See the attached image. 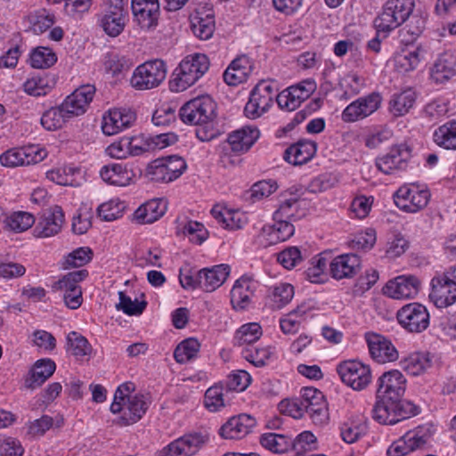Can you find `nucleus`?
Here are the masks:
<instances>
[{
  "instance_id": "a878e982",
  "label": "nucleus",
  "mask_w": 456,
  "mask_h": 456,
  "mask_svg": "<svg viewBox=\"0 0 456 456\" xmlns=\"http://www.w3.org/2000/svg\"><path fill=\"white\" fill-rule=\"evenodd\" d=\"M256 424V419L248 414H239L230 418L219 429L224 439H242L252 432Z\"/></svg>"
},
{
  "instance_id": "4be33fe9",
  "label": "nucleus",
  "mask_w": 456,
  "mask_h": 456,
  "mask_svg": "<svg viewBox=\"0 0 456 456\" xmlns=\"http://www.w3.org/2000/svg\"><path fill=\"white\" fill-rule=\"evenodd\" d=\"M420 281L412 275H401L389 281L384 287V294L395 299H411L419 292Z\"/></svg>"
},
{
  "instance_id": "4468645a",
  "label": "nucleus",
  "mask_w": 456,
  "mask_h": 456,
  "mask_svg": "<svg viewBox=\"0 0 456 456\" xmlns=\"http://www.w3.org/2000/svg\"><path fill=\"white\" fill-rule=\"evenodd\" d=\"M337 371L341 380L354 390H362L371 381L370 366L359 361L343 362L338 365Z\"/></svg>"
},
{
  "instance_id": "aec40b11",
  "label": "nucleus",
  "mask_w": 456,
  "mask_h": 456,
  "mask_svg": "<svg viewBox=\"0 0 456 456\" xmlns=\"http://www.w3.org/2000/svg\"><path fill=\"white\" fill-rule=\"evenodd\" d=\"M406 379L398 370L384 372L377 381L376 396L386 399L402 398L406 389Z\"/></svg>"
},
{
  "instance_id": "f3484780",
  "label": "nucleus",
  "mask_w": 456,
  "mask_h": 456,
  "mask_svg": "<svg viewBox=\"0 0 456 456\" xmlns=\"http://www.w3.org/2000/svg\"><path fill=\"white\" fill-rule=\"evenodd\" d=\"M380 103L381 96L377 93L360 97L345 108L341 114L342 120L350 123L363 119L374 113Z\"/></svg>"
},
{
  "instance_id": "6e6552de",
  "label": "nucleus",
  "mask_w": 456,
  "mask_h": 456,
  "mask_svg": "<svg viewBox=\"0 0 456 456\" xmlns=\"http://www.w3.org/2000/svg\"><path fill=\"white\" fill-rule=\"evenodd\" d=\"M136 121V113L130 108L115 107L101 117V131L105 136H113L129 129Z\"/></svg>"
},
{
  "instance_id": "864d4df0",
  "label": "nucleus",
  "mask_w": 456,
  "mask_h": 456,
  "mask_svg": "<svg viewBox=\"0 0 456 456\" xmlns=\"http://www.w3.org/2000/svg\"><path fill=\"white\" fill-rule=\"evenodd\" d=\"M101 24L104 31L110 37L118 36L125 27V15L123 10L115 7L113 11L107 12L102 18Z\"/></svg>"
},
{
  "instance_id": "13d9d810",
  "label": "nucleus",
  "mask_w": 456,
  "mask_h": 456,
  "mask_svg": "<svg viewBox=\"0 0 456 456\" xmlns=\"http://www.w3.org/2000/svg\"><path fill=\"white\" fill-rule=\"evenodd\" d=\"M420 61L419 50H403L397 53L393 59L395 69L399 73H406L417 68Z\"/></svg>"
},
{
  "instance_id": "69168bd1",
  "label": "nucleus",
  "mask_w": 456,
  "mask_h": 456,
  "mask_svg": "<svg viewBox=\"0 0 456 456\" xmlns=\"http://www.w3.org/2000/svg\"><path fill=\"white\" fill-rule=\"evenodd\" d=\"M204 406L210 412H216L224 407L223 387L215 385L206 391Z\"/></svg>"
},
{
  "instance_id": "f8f14e48",
  "label": "nucleus",
  "mask_w": 456,
  "mask_h": 456,
  "mask_svg": "<svg viewBox=\"0 0 456 456\" xmlns=\"http://www.w3.org/2000/svg\"><path fill=\"white\" fill-rule=\"evenodd\" d=\"M145 152H147V143L143 134L121 136L105 149V153L116 159H126Z\"/></svg>"
},
{
  "instance_id": "052dcab7",
  "label": "nucleus",
  "mask_w": 456,
  "mask_h": 456,
  "mask_svg": "<svg viewBox=\"0 0 456 456\" xmlns=\"http://www.w3.org/2000/svg\"><path fill=\"white\" fill-rule=\"evenodd\" d=\"M176 232L190 242L200 244V223L197 220L185 216H180L177 219Z\"/></svg>"
},
{
  "instance_id": "603ef678",
  "label": "nucleus",
  "mask_w": 456,
  "mask_h": 456,
  "mask_svg": "<svg viewBox=\"0 0 456 456\" xmlns=\"http://www.w3.org/2000/svg\"><path fill=\"white\" fill-rule=\"evenodd\" d=\"M132 66L133 61L130 58L113 53H107L103 59V69L105 72L111 75L113 77L122 76L128 71Z\"/></svg>"
},
{
  "instance_id": "a211bd4d",
  "label": "nucleus",
  "mask_w": 456,
  "mask_h": 456,
  "mask_svg": "<svg viewBox=\"0 0 456 456\" xmlns=\"http://www.w3.org/2000/svg\"><path fill=\"white\" fill-rule=\"evenodd\" d=\"M410 159L411 149L407 145H395L387 154L376 159V167L383 174L392 175L405 169Z\"/></svg>"
},
{
  "instance_id": "4d7b16f0",
  "label": "nucleus",
  "mask_w": 456,
  "mask_h": 456,
  "mask_svg": "<svg viewBox=\"0 0 456 456\" xmlns=\"http://www.w3.org/2000/svg\"><path fill=\"white\" fill-rule=\"evenodd\" d=\"M36 222L35 216L27 211H15L4 218V227L15 232H22L31 228Z\"/></svg>"
},
{
  "instance_id": "ddd939ff",
  "label": "nucleus",
  "mask_w": 456,
  "mask_h": 456,
  "mask_svg": "<svg viewBox=\"0 0 456 456\" xmlns=\"http://www.w3.org/2000/svg\"><path fill=\"white\" fill-rule=\"evenodd\" d=\"M65 222V215L59 206L44 210L37 217L32 230L33 236L47 239L59 234Z\"/></svg>"
},
{
  "instance_id": "58836bf2",
  "label": "nucleus",
  "mask_w": 456,
  "mask_h": 456,
  "mask_svg": "<svg viewBox=\"0 0 456 456\" xmlns=\"http://www.w3.org/2000/svg\"><path fill=\"white\" fill-rule=\"evenodd\" d=\"M231 273V267L226 264H220L212 267L201 268L204 275L203 289L206 292H213L221 287L227 280Z\"/></svg>"
},
{
  "instance_id": "3c124183",
  "label": "nucleus",
  "mask_w": 456,
  "mask_h": 456,
  "mask_svg": "<svg viewBox=\"0 0 456 456\" xmlns=\"http://www.w3.org/2000/svg\"><path fill=\"white\" fill-rule=\"evenodd\" d=\"M71 120L69 115L64 112L62 106L50 108L45 110L41 117L42 126L48 131H56L61 129L65 123Z\"/></svg>"
},
{
  "instance_id": "49530a36",
  "label": "nucleus",
  "mask_w": 456,
  "mask_h": 456,
  "mask_svg": "<svg viewBox=\"0 0 456 456\" xmlns=\"http://www.w3.org/2000/svg\"><path fill=\"white\" fill-rule=\"evenodd\" d=\"M261 326L256 322L243 324L237 330L233 338V344L237 346H252L262 336Z\"/></svg>"
},
{
  "instance_id": "f03ea898",
  "label": "nucleus",
  "mask_w": 456,
  "mask_h": 456,
  "mask_svg": "<svg viewBox=\"0 0 456 456\" xmlns=\"http://www.w3.org/2000/svg\"><path fill=\"white\" fill-rule=\"evenodd\" d=\"M415 8L414 0H387L373 20L374 28L387 37L407 21Z\"/></svg>"
},
{
  "instance_id": "37998d69",
  "label": "nucleus",
  "mask_w": 456,
  "mask_h": 456,
  "mask_svg": "<svg viewBox=\"0 0 456 456\" xmlns=\"http://www.w3.org/2000/svg\"><path fill=\"white\" fill-rule=\"evenodd\" d=\"M433 140L441 148L456 151V119L438 126L433 133Z\"/></svg>"
},
{
  "instance_id": "e433bc0d",
  "label": "nucleus",
  "mask_w": 456,
  "mask_h": 456,
  "mask_svg": "<svg viewBox=\"0 0 456 456\" xmlns=\"http://www.w3.org/2000/svg\"><path fill=\"white\" fill-rule=\"evenodd\" d=\"M416 99V93L411 88L395 93L388 102V112L394 118L403 117L413 108Z\"/></svg>"
},
{
  "instance_id": "2f4dec72",
  "label": "nucleus",
  "mask_w": 456,
  "mask_h": 456,
  "mask_svg": "<svg viewBox=\"0 0 456 456\" xmlns=\"http://www.w3.org/2000/svg\"><path fill=\"white\" fill-rule=\"evenodd\" d=\"M57 84V77L52 73L32 75L22 84L25 94L33 97H42L50 94Z\"/></svg>"
},
{
  "instance_id": "9d476101",
  "label": "nucleus",
  "mask_w": 456,
  "mask_h": 456,
  "mask_svg": "<svg viewBox=\"0 0 456 456\" xmlns=\"http://www.w3.org/2000/svg\"><path fill=\"white\" fill-rule=\"evenodd\" d=\"M430 192L416 184L401 186L395 194V203L402 210L416 213L423 209L428 203Z\"/></svg>"
},
{
  "instance_id": "423d86ee",
  "label": "nucleus",
  "mask_w": 456,
  "mask_h": 456,
  "mask_svg": "<svg viewBox=\"0 0 456 456\" xmlns=\"http://www.w3.org/2000/svg\"><path fill=\"white\" fill-rule=\"evenodd\" d=\"M187 167L185 160L177 155L158 158L146 167V175L158 183H171L179 178Z\"/></svg>"
},
{
  "instance_id": "72a5a7b5",
  "label": "nucleus",
  "mask_w": 456,
  "mask_h": 456,
  "mask_svg": "<svg viewBox=\"0 0 456 456\" xmlns=\"http://www.w3.org/2000/svg\"><path fill=\"white\" fill-rule=\"evenodd\" d=\"M167 200L154 198L142 204L134 213V220L139 224H152L161 218L167 210Z\"/></svg>"
},
{
  "instance_id": "f704fd0d",
  "label": "nucleus",
  "mask_w": 456,
  "mask_h": 456,
  "mask_svg": "<svg viewBox=\"0 0 456 456\" xmlns=\"http://www.w3.org/2000/svg\"><path fill=\"white\" fill-rule=\"evenodd\" d=\"M118 298L117 309L130 316L142 314L147 306L145 296L140 291L131 289L119 291Z\"/></svg>"
},
{
  "instance_id": "c85d7f7f",
  "label": "nucleus",
  "mask_w": 456,
  "mask_h": 456,
  "mask_svg": "<svg viewBox=\"0 0 456 456\" xmlns=\"http://www.w3.org/2000/svg\"><path fill=\"white\" fill-rule=\"evenodd\" d=\"M432 289L429 298L438 308H444L456 302V284L448 282L438 276L431 280Z\"/></svg>"
},
{
  "instance_id": "b1692460",
  "label": "nucleus",
  "mask_w": 456,
  "mask_h": 456,
  "mask_svg": "<svg viewBox=\"0 0 456 456\" xmlns=\"http://www.w3.org/2000/svg\"><path fill=\"white\" fill-rule=\"evenodd\" d=\"M430 78L436 84H444L456 77V51L446 50L434 61Z\"/></svg>"
},
{
  "instance_id": "680f3d73",
  "label": "nucleus",
  "mask_w": 456,
  "mask_h": 456,
  "mask_svg": "<svg viewBox=\"0 0 456 456\" xmlns=\"http://www.w3.org/2000/svg\"><path fill=\"white\" fill-rule=\"evenodd\" d=\"M328 259L322 254L311 259L310 266L305 270V278L312 283H322L326 280Z\"/></svg>"
},
{
  "instance_id": "c9c22d12",
  "label": "nucleus",
  "mask_w": 456,
  "mask_h": 456,
  "mask_svg": "<svg viewBox=\"0 0 456 456\" xmlns=\"http://www.w3.org/2000/svg\"><path fill=\"white\" fill-rule=\"evenodd\" d=\"M317 144L314 141L300 140L284 151V159L292 165H303L311 160L316 153Z\"/></svg>"
},
{
  "instance_id": "8fccbe9b",
  "label": "nucleus",
  "mask_w": 456,
  "mask_h": 456,
  "mask_svg": "<svg viewBox=\"0 0 456 456\" xmlns=\"http://www.w3.org/2000/svg\"><path fill=\"white\" fill-rule=\"evenodd\" d=\"M67 352L77 359L82 360L89 357L92 353V346L88 340L76 331H71L67 335Z\"/></svg>"
},
{
  "instance_id": "338daca9",
  "label": "nucleus",
  "mask_w": 456,
  "mask_h": 456,
  "mask_svg": "<svg viewBox=\"0 0 456 456\" xmlns=\"http://www.w3.org/2000/svg\"><path fill=\"white\" fill-rule=\"evenodd\" d=\"M163 256V250L157 247H149L139 252L136 261L140 266H156L161 267V259Z\"/></svg>"
},
{
  "instance_id": "c756f323",
  "label": "nucleus",
  "mask_w": 456,
  "mask_h": 456,
  "mask_svg": "<svg viewBox=\"0 0 456 456\" xmlns=\"http://www.w3.org/2000/svg\"><path fill=\"white\" fill-rule=\"evenodd\" d=\"M300 189L293 186L286 191L284 199L281 200L279 208L273 213L274 218L296 221L303 213H300Z\"/></svg>"
},
{
  "instance_id": "20e7f679",
  "label": "nucleus",
  "mask_w": 456,
  "mask_h": 456,
  "mask_svg": "<svg viewBox=\"0 0 456 456\" xmlns=\"http://www.w3.org/2000/svg\"><path fill=\"white\" fill-rule=\"evenodd\" d=\"M277 83L274 80H261L250 92L245 105L244 114L250 119H256L267 112L277 95Z\"/></svg>"
},
{
  "instance_id": "dca6fc26",
  "label": "nucleus",
  "mask_w": 456,
  "mask_h": 456,
  "mask_svg": "<svg viewBox=\"0 0 456 456\" xmlns=\"http://www.w3.org/2000/svg\"><path fill=\"white\" fill-rule=\"evenodd\" d=\"M95 86L90 84L83 85L67 95L61 105L64 112L73 119L87 112L95 96Z\"/></svg>"
},
{
  "instance_id": "f257e3e1",
  "label": "nucleus",
  "mask_w": 456,
  "mask_h": 456,
  "mask_svg": "<svg viewBox=\"0 0 456 456\" xmlns=\"http://www.w3.org/2000/svg\"><path fill=\"white\" fill-rule=\"evenodd\" d=\"M134 388L133 383L126 382L116 389L110 411L117 415L114 423L118 427H128L137 423L148 410L147 400L142 395L134 393Z\"/></svg>"
},
{
  "instance_id": "c03bdc74",
  "label": "nucleus",
  "mask_w": 456,
  "mask_h": 456,
  "mask_svg": "<svg viewBox=\"0 0 456 456\" xmlns=\"http://www.w3.org/2000/svg\"><path fill=\"white\" fill-rule=\"evenodd\" d=\"M88 276V272L85 269L68 273L61 277L53 285V289L61 292L62 295L68 292H74L75 289H82L80 283Z\"/></svg>"
},
{
  "instance_id": "473e14b6",
  "label": "nucleus",
  "mask_w": 456,
  "mask_h": 456,
  "mask_svg": "<svg viewBox=\"0 0 456 456\" xmlns=\"http://www.w3.org/2000/svg\"><path fill=\"white\" fill-rule=\"evenodd\" d=\"M133 14L142 28L156 24L159 12V0H132Z\"/></svg>"
},
{
  "instance_id": "6ab92c4d",
  "label": "nucleus",
  "mask_w": 456,
  "mask_h": 456,
  "mask_svg": "<svg viewBox=\"0 0 456 456\" xmlns=\"http://www.w3.org/2000/svg\"><path fill=\"white\" fill-rule=\"evenodd\" d=\"M257 287L258 282L252 277L243 275L236 280L230 292L232 308L236 311L248 309Z\"/></svg>"
},
{
  "instance_id": "7c9ffc66",
  "label": "nucleus",
  "mask_w": 456,
  "mask_h": 456,
  "mask_svg": "<svg viewBox=\"0 0 456 456\" xmlns=\"http://www.w3.org/2000/svg\"><path fill=\"white\" fill-rule=\"evenodd\" d=\"M259 130L256 126H245L229 134L227 142L235 154L247 152L259 137Z\"/></svg>"
},
{
  "instance_id": "5fc2aeb1",
  "label": "nucleus",
  "mask_w": 456,
  "mask_h": 456,
  "mask_svg": "<svg viewBox=\"0 0 456 456\" xmlns=\"http://www.w3.org/2000/svg\"><path fill=\"white\" fill-rule=\"evenodd\" d=\"M93 252L88 247H79L71 252L64 255L60 262L61 267L64 270L78 268L90 262Z\"/></svg>"
},
{
  "instance_id": "0eeeda50",
  "label": "nucleus",
  "mask_w": 456,
  "mask_h": 456,
  "mask_svg": "<svg viewBox=\"0 0 456 456\" xmlns=\"http://www.w3.org/2000/svg\"><path fill=\"white\" fill-rule=\"evenodd\" d=\"M200 78V53L184 57L173 70L168 81L172 93H182L193 86Z\"/></svg>"
},
{
  "instance_id": "a18cd8bd",
  "label": "nucleus",
  "mask_w": 456,
  "mask_h": 456,
  "mask_svg": "<svg viewBox=\"0 0 456 456\" xmlns=\"http://www.w3.org/2000/svg\"><path fill=\"white\" fill-rule=\"evenodd\" d=\"M126 209V203L119 198H111L97 208V215L101 220L112 222L121 218Z\"/></svg>"
},
{
  "instance_id": "39448f33",
  "label": "nucleus",
  "mask_w": 456,
  "mask_h": 456,
  "mask_svg": "<svg viewBox=\"0 0 456 456\" xmlns=\"http://www.w3.org/2000/svg\"><path fill=\"white\" fill-rule=\"evenodd\" d=\"M49 152L41 144L30 143L11 148L0 154V164L8 168L35 165L45 160Z\"/></svg>"
},
{
  "instance_id": "4c0bfd02",
  "label": "nucleus",
  "mask_w": 456,
  "mask_h": 456,
  "mask_svg": "<svg viewBox=\"0 0 456 456\" xmlns=\"http://www.w3.org/2000/svg\"><path fill=\"white\" fill-rule=\"evenodd\" d=\"M55 370L56 364L52 359L42 358L37 360L25 379L26 387L34 388L41 386L54 373Z\"/></svg>"
},
{
  "instance_id": "ea45409f",
  "label": "nucleus",
  "mask_w": 456,
  "mask_h": 456,
  "mask_svg": "<svg viewBox=\"0 0 456 456\" xmlns=\"http://www.w3.org/2000/svg\"><path fill=\"white\" fill-rule=\"evenodd\" d=\"M434 433V426L430 423H427L407 431L403 437L412 452L424 448L429 444Z\"/></svg>"
},
{
  "instance_id": "bb28decb",
  "label": "nucleus",
  "mask_w": 456,
  "mask_h": 456,
  "mask_svg": "<svg viewBox=\"0 0 456 456\" xmlns=\"http://www.w3.org/2000/svg\"><path fill=\"white\" fill-rule=\"evenodd\" d=\"M200 447V435L186 434L159 450L156 456H191L197 452Z\"/></svg>"
},
{
  "instance_id": "7ed1b4c3",
  "label": "nucleus",
  "mask_w": 456,
  "mask_h": 456,
  "mask_svg": "<svg viewBox=\"0 0 456 456\" xmlns=\"http://www.w3.org/2000/svg\"><path fill=\"white\" fill-rule=\"evenodd\" d=\"M167 74V64L159 60L146 61L133 71L129 85L137 91H149L162 85Z\"/></svg>"
},
{
  "instance_id": "79ce46f5",
  "label": "nucleus",
  "mask_w": 456,
  "mask_h": 456,
  "mask_svg": "<svg viewBox=\"0 0 456 456\" xmlns=\"http://www.w3.org/2000/svg\"><path fill=\"white\" fill-rule=\"evenodd\" d=\"M294 297V287L287 282L274 284L268 289L267 299L273 309H281Z\"/></svg>"
},
{
  "instance_id": "cd10ccee",
  "label": "nucleus",
  "mask_w": 456,
  "mask_h": 456,
  "mask_svg": "<svg viewBox=\"0 0 456 456\" xmlns=\"http://www.w3.org/2000/svg\"><path fill=\"white\" fill-rule=\"evenodd\" d=\"M361 269V259L356 254H343L330 263V273L337 281L354 277Z\"/></svg>"
},
{
  "instance_id": "bf43d9fd",
  "label": "nucleus",
  "mask_w": 456,
  "mask_h": 456,
  "mask_svg": "<svg viewBox=\"0 0 456 456\" xmlns=\"http://www.w3.org/2000/svg\"><path fill=\"white\" fill-rule=\"evenodd\" d=\"M57 61L56 53L49 47L38 46L29 54V64L34 69H48Z\"/></svg>"
},
{
  "instance_id": "0e129e2a",
  "label": "nucleus",
  "mask_w": 456,
  "mask_h": 456,
  "mask_svg": "<svg viewBox=\"0 0 456 456\" xmlns=\"http://www.w3.org/2000/svg\"><path fill=\"white\" fill-rule=\"evenodd\" d=\"M200 351V342L193 338L182 341L175 348L174 356L177 362H187L197 357Z\"/></svg>"
},
{
  "instance_id": "774afa93",
  "label": "nucleus",
  "mask_w": 456,
  "mask_h": 456,
  "mask_svg": "<svg viewBox=\"0 0 456 456\" xmlns=\"http://www.w3.org/2000/svg\"><path fill=\"white\" fill-rule=\"evenodd\" d=\"M304 259L303 254L297 247H288L277 254V262L285 269L290 270L298 265Z\"/></svg>"
},
{
  "instance_id": "412c9836",
  "label": "nucleus",
  "mask_w": 456,
  "mask_h": 456,
  "mask_svg": "<svg viewBox=\"0 0 456 456\" xmlns=\"http://www.w3.org/2000/svg\"><path fill=\"white\" fill-rule=\"evenodd\" d=\"M273 221V224L264 225L257 236L258 243L264 248L285 241L294 234L292 221L274 217Z\"/></svg>"
},
{
  "instance_id": "2eb2a0df",
  "label": "nucleus",
  "mask_w": 456,
  "mask_h": 456,
  "mask_svg": "<svg viewBox=\"0 0 456 456\" xmlns=\"http://www.w3.org/2000/svg\"><path fill=\"white\" fill-rule=\"evenodd\" d=\"M400 325L409 332L420 333L429 325V314L421 304L411 303L400 308L396 314Z\"/></svg>"
},
{
  "instance_id": "5701e85b",
  "label": "nucleus",
  "mask_w": 456,
  "mask_h": 456,
  "mask_svg": "<svg viewBox=\"0 0 456 456\" xmlns=\"http://www.w3.org/2000/svg\"><path fill=\"white\" fill-rule=\"evenodd\" d=\"M46 178L61 186H80L85 181L82 168L74 163H65L51 168L45 173Z\"/></svg>"
},
{
  "instance_id": "e2e57ef3",
  "label": "nucleus",
  "mask_w": 456,
  "mask_h": 456,
  "mask_svg": "<svg viewBox=\"0 0 456 456\" xmlns=\"http://www.w3.org/2000/svg\"><path fill=\"white\" fill-rule=\"evenodd\" d=\"M241 354L245 360L256 367H263L268 363L273 354L270 347L246 346L242 349Z\"/></svg>"
},
{
  "instance_id": "9b49d317",
  "label": "nucleus",
  "mask_w": 456,
  "mask_h": 456,
  "mask_svg": "<svg viewBox=\"0 0 456 456\" xmlns=\"http://www.w3.org/2000/svg\"><path fill=\"white\" fill-rule=\"evenodd\" d=\"M99 175L105 183L118 187L134 184L138 178L134 165L129 162H113L104 165L100 169Z\"/></svg>"
},
{
  "instance_id": "09e8293b",
  "label": "nucleus",
  "mask_w": 456,
  "mask_h": 456,
  "mask_svg": "<svg viewBox=\"0 0 456 456\" xmlns=\"http://www.w3.org/2000/svg\"><path fill=\"white\" fill-rule=\"evenodd\" d=\"M402 368L410 375L418 376L431 367L428 354L413 353L401 361Z\"/></svg>"
},
{
  "instance_id": "1a4fd4ad",
  "label": "nucleus",
  "mask_w": 456,
  "mask_h": 456,
  "mask_svg": "<svg viewBox=\"0 0 456 456\" xmlns=\"http://www.w3.org/2000/svg\"><path fill=\"white\" fill-rule=\"evenodd\" d=\"M316 90L313 79H305L289 86L276 95L278 106L286 111H293L307 100Z\"/></svg>"
},
{
  "instance_id": "de8ad7c7",
  "label": "nucleus",
  "mask_w": 456,
  "mask_h": 456,
  "mask_svg": "<svg viewBox=\"0 0 456 456\" xmlns=\"http://www.w3.org/2000/svg\"><path fill=\"white\" fill-rule=\"evenodd\" d=\"M260 444L274 453H285L291 449L293 438L285 435L265 433L261 436Z\"/></svg>"
},
{
  "instance_id": "a19ab883",
  "label": "nucleus",
  "mask_w": 456,
  "mask_h": 456,
  "mask_svg": "<svg viewBox=\"0 0 456 456\" xmlns=\"http://www.w3.org/2000/svg\"><path fill=\"white\" fill-rule=\"evenodd\" d=\"M395 400L377 396V401L372 409V418L383 425L397 423Z\"/></svg>"
},
{
  "instance_id": "393cba45",
  "label": "nucleus",
  "mask_w": 456,
  "mask_h": 456,
  "mask_svg": "<svg viewBox=\"0 0 456 456\" xmlns=\"http://www.w3.org/2000/svg\"><path fill=\"white\" fill-rule=\"evenodd\" d=\"M369 352L373 360L379 363L395 362L399 354L393 343L385 337L376 334H366Z\"/></svg>"
},
{
  "instance_id": "6e6d98bb",
  "label": "nucleus",
  "mask_w": 456,
  "mask_h": 456,
  "mask_svg": "<svg viewBox=\"0 0 456 456\" xmlns=\"http://www.w3.org/2000/svg\"><path fill=\"white\" fill-rule=\"evenodd\" d=\"M426 20L419 15H411L409 22L400 30L399 37L404 45L412 44L422 34Z\"/></svg>"
}]
</instances>
